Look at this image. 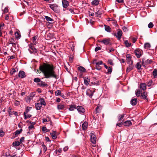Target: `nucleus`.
<instances>
[{
  "label": "nucleus",
  "mask_w": 157,
  "mask_h": 157,
  "mask_svg": "<svg viewBox=\"0 0 157 157\" xmlns=\"http://www.w3.org/2000/svg\"><path fill=\"white\" fill-rule=\"evenodd\" d=\"M54 68L52 64L45 63L40 65L39 67L40 70L43 73L46 78H57L58 75L54 71Z\"/></svg>",
  "instance_id": "nucleus-1"
},
{
  "label": "nucleus",
  "mask_w": 157,
  "mask_h": 157,
  "mask_svg": "<svg viewBox=\"0 0 157 157\" xmlns=\"http://www.w3.org/2000/svg\"><path fill=\"white\" fill-rule=\"evenodd\" d=\"M93 63L95 64L96 69L98 70H101L102 69V67L100 65L103 64V62L101 60L97 61V60H95L93 62Z\"/></svg>",
  "instance_id": "nucleus-2"
},
{
  "label": "nucleus",
  "mask_w": 157,
  "mask_h": 157,
  "mask_svg": "<svg viewBox=\"0 0 157 157\" xmlns=\"http://www.w3.org/2000/svg\"><path fill=\"white\" fill-rule=\"evenodd\" d=\"M96 137L94 132H92L90 133V140L91 143L93 144L92 146L95 147L96 146L95 143L96 140Z\"/></svg>",
  "instance_id": "nucleus-3"
},
{
  "label": "nucleus",
  "mask_w": 157,
  "mask_h": 157,
  "mask_svg": "<svg viewBox=\"0 0 157 157\" xmlns=\"http://www.w3.org/2000/svg\"><path fill=\"white\" fill-rule=\"evenodd\" d=\"M34 45L33 44L31 43L29 45L30 48L29 49V50L31 53L35 54L37 53V50L34 47Z\"/></svg>",
  "instance_id": "nucleus-4"
},
{
  "label": "nucleus",
  "mask_w": 157,
  "mask_h": 157,
  "mask_svg": "<svg viewBox=\"0 0 157 157\" xmlns=\"http://www.w3.org/2000/svg\"><path fill=\"white\" fill-rule=\"evenodd\" d=\"M122 32L121 30L118 29L117 31V33H115L113 35L114 36L116 37L117 39L119 40H120L122 36Z\"/></svg>",
  "instance_id": "nucleus-5"
},
{
  "label": "nucleus",
  "mask_w": 157,
  "mask_h": 157,
  "mask_svg": "<svg viewBox=\"0 0 157 157\" xmlns=\"http://www.w3.org/2000/svg\"><path fill=\"white\" fill-rule=\"evenodd\" d=\"M142 52V50L140 49H136L134 51L135 54L138 58H139L141 56Z\"/></svg>",
  "instance_id": "nucleus-6"
},
{
  "label": "nucleus",
  "mask_w": 157,
  "mask_h": 157,
  "mask_svg": "<svg viewBox=\"0 0 157 157\" xmlns=\"http://www.w3.org/2000/svg\"><path fill=\"white\" fill-rule=\"evenodd\" d=\"M76 109L78 113L81 114H83L85 111V109L81 106H77Z\"/></svg>",
  "instance_id": "nucleus-7"
},
{
  "label": "nucleus",
  "mask_w": 157,
  "mask_h": 157,
  "mask_svg": "<svg viewBox=\"0 0 157 157\" xmlns=\"http://www.w3.org/2000/svg\"><path fill=\"white\" fill-rule=\"evenodd\" d=\"M49 7L52 10L58 9V6L56 4H49Z\"/></svg>",
  "instance_id": "nucleus-8"
},
{
  "label": "nucleus",
  "mask_w": 157,
  "mask_h": 157,
  "mask_svg": "<svg viewBox=\"0 0 157 157\" xmlns=\"http://www.w3.org/2000/svg\"><path fill=\"white\" fill-rule=\"evenodd\" d=\"M147 93L145 92H144L143 93H141V95L140 97H141V98L146 99L148 101V99L147 97Z\"/></svg>",
  "instance_id": "nucleus-9"
},
{
  "label": "nucleus",
  "mask_w": 157,
  "mask_h": 157,
  "mask_svg": "<svg viewBox=\"0 0 157 157\" xmlns=\"http://www.w3.org/2000/svg\"><path fill=\"white\" fill-rule=\"evenodd\" d=\"M18 76L21 78H23L25 77V74L24 71H20L19 72Z\"/></svg>",
  "instance_id": "nucleus-10"
},
{
  "label": "nucleus",
  "mask_w": 157,
  "mask_h": 157,
  "mask_svg": "<svg viewBox=\"0 0 157 157\" xmlns=\"http://www.w3.org/2000/svg\"><path fill=\"white\" fill-rule=\"evenodd\" d=\"M57 108L59 110H65V105L63 104L60 103L57 106Z\"/></svg>",
  "instance_id": "nucleus-11"
},
{
  "label": "nucleus",
  "mask_w": 157,
  "mask_h": 157,
  "mask_svg": "<svg viewBox=\"0 0 157 157\" xmlns=\"http://www.w3.org/2000/svg\"><path fill=\"white\" fill-rule=\"evenodd\" d=\"M62 2L63 6V7L66 8L69 5V3L68 1L66 0H62Z\"/></svg>",
  "instance_id": "nucleus-12"
},
{
  "label": "nucleus",
  "mask_w": 157,
  "mask_h": 157,
  "mask_svg": "<svg viewBox=\"0 0 157 157\" xmlns=\"http://www.w3.org/2000/svg\"><path fill=\"white\" fill-rule=\"evenodd\" d=\"M50 134L53 139L55 140L56 139L57 136L56 131H53L52 132L50 133Z\"/></svg>",
  "instance_id": "nucleus-13"
},
{
  "label": "nucleus",
  "mask_w": 157,
  "mask_h": 157,
  "mask_svg": "<svg viewBox=\"0 0 157 157\" xmlns=\"http://www.w3.org/2000/svg\"><path fill=\"white\" fill-rule=\"evenodd\" d=\"M15 40H14V38L13 37H10L9 38V40L8 43L9 44H12V46H13V45H15L16 44L14 43Z\"/></svg>",
  "instance_id": "nucleus-14"
},
{
  "label": "nucleus",
  "mask_w": 157,
  "mask_h": 157,
  "mask_svg": "<svg viewBox=\"0 0 157 157\" xmlns=\"http://www.w3.org/2000/svg\"><path fill=\"white\" fill-rule=\"evenodd\" d=\"M133 64H129L128 67L126 69V72L128 73L133 69Z\"/></svg>",
  "instance_id": "nucleus-15"
},
{
  "label": "nucleus",
  "mask_w": 157,
  "mask_h": 157,
  "mask_svg": "<svg viewBox=\"0 0 157 157\" xmlns=\"http://www.w3.org/2000/svg\"><path fill=\"white\" fill-rule=\"evenodd\" d=\"M131 104L133 105H136L137 103V100L136 98L132 99L130 101Z\"/></svg>",
  "instance_id": "nucleus-16"
},
{
  "label": "nucleus",
  "mask_w": 157,
  "mask_h": 157,
  "mask_svg": "<svg viewBox=\"0 0 157 157\" xmlns=\"http://www.w3.org/2000/svg\"><path fill=\"white\" fill-rule=\"evenodd\" d=\"M37 85L40 86L47 87L48 85L47 84L45 83L44 82L41 81L40 83H38Z\"/></svg>",
  "instance_id": "nucleus-17"
},
{
  "label": "nucleus",
  "mask_w": 157,
  "mask_h": 157,
  "mask_svg": "<svg viewBox=\"0 0 157 157\" xmlns=\"http://www.w3.org/2000/svg\"><path fill=\"white\" fill-rule=\"evenodd\" d=\"M146 84L145 83L140 84V88L143 90H145L146 89Z\"/></svg>",
  "instance_id": "nucleus-18"
},
{
  "label": "nucleus",
  "mask_w": 157,
  "mask_h": 157,
  "mask_svg": "<svg viewBox=\"0 0 157 157\" xmlns=\"http://www.w3.org/2000/svg\"><path fill=\"white\" fill-rule=\"evenodd\" d=\"M77 107L75 105H70V107L69 108V110L70 111H73L74 109H76Z\"/></svg>",
  "instance_id": "nucleus-19"
},
{
  "label": "nucleus",
  "mask_w": 157,
  "mask_h": 157,
  "mask_svg": "<svg viewBox=\"0 0 157 157\" xmlns=\"http://www.w3.org/2000/svg\"><path fill=\"white\" fill-rule=\"evenodd\" d=\"M88 126V122H84L82 124V128L83 130H86Z\"/></svg>",
  "instance_id": "nucleus-20"
},
{
  "label": "nucleus",
  "mask_w": 157,
  "mask_h": 157,
  "mask_svg": "<svg viewBox=\"0 0 157 157\" xmlns=\"http://www.w3.org/2000/svg\"><path fill=\"white\" fill-rule=\"evenodd\" d=\"M101 42L102 43L105 44L107 45L109 44L110 41L108 39H105L102 40Z\"/></svg>",
  "instance_id": "nucleus-21"
},
{
  "label": "nucleus",
  "mask_w": 157,
  "mask_h": 157,
  "mask_svg": "<svg viewBox=\"0 0 157 157\" xmlns=\"http://www.w3.org/2000/svg\"><path fill=\"white\" fill-rule=\"evenodd\" d=\"M78 70L82 72H85L86 71L85 68L82 66L79 67L78 68Z\"/></svg>",
  "instance_id": "nucleus-22"
},
{
  "label": "nucleus",
  "mask_w": 157,
  "mask_h": 157,
  "mask_svg": "<svg viewBox=\"0 0 157 157\" xmlns=\"http://www.w3.org/2000/svg\"><path fill=\"white\" fill-rule=\"evenodd\" d=\"M105 29L108 32H111V29L110 27L108 25H105Z\"/></svg>",
  "instance_id": "nucleus-23"
},
{
  "label": "nucleus",
  "mask_w": 157,
  "mask_h": 157,
  "mask_svg": "<svg viewBox=\"0 0 157 157\" xmlns=\"http://www.w3.org/2000/svg\"><path fill=\"white\" fill-rule=\"evenodd\" d=\"M124 126H129L132 124V122L130 121H127L124 122Z\"/></svg>",
  "instance_id": "nucleus-24"
},
{
  "label": "nucleus",
  "mask_w": 157,
  "mask_h": 157,
  "mask_svg": "<svg viewBox=\"0 0 157 157\" xmlns=\"http://www.w3.org/2000/svg\"><path fill=\"white\" fill-rule=\"evenodd\" d=\"M35 105L37 110H40L41 109L42 107L41 104L39 103H36Z\"/></svg>",
  "instance_id": "nucleus-25"
},
{
  "label": "nucleus",
  "mask_w": 157,
  "mask_h": 157,
  "mask_svg": "<svg viewBox=\"0 0 157 157\" xmlns=\"http://www.w3.org/2000/svg\"><path fill=\"white\" fill-rule=\"evenodd\" d=\"M141 91L140 90H136L135 92V94L137 97H140L141 95Z\"/></svg>",
  "instance_id": "nucleus-26"
},
{
  "label": "nucleus",
  "mask_w": 157,
  "mask_h": 157,
  "mask_svg": "<svg viewBox=\"0 0 157 157\" xmlns=\"http://www.w3.org/2000/svg\"><path fill=\"white\" fill-rule=\"evenodd\" d=\"M124 114H122L121 115H119L118 116L119 121H122L124 118Z\"/></svg>",
  "instance_id": "nucleus-27"
},
{
  "label": "nucleus",
  "mask_w": 157,
  "mask_h": 157,
  "mask_svg": "<svg viewBox=\"0 0 157 157\" xmlns=\"http://www.w3.org/2000/svg\"><path fill=\"white\" fill-rule=\"evenodd\" d=\"M40 104H41V105H43L45 106L46 105V103L44 99L43 98H40Z\"/></svg>",
  "instance_id": "nucleus-28"
},
{
  "label": "nucleus",
  "mask_w": 157,
  "mask_h": 157,
  "mask_svg": "<svg viewBox=\"0 0 157 157\" xmlns=\"http://www.w3.org/2000/svg\"><path fill=\"white\" fill-rule=\"evenodd\" d=\"M99 3L98 0H93L91 2V4L93 5L96 6Z\"/></svg>",
  "instance_id": "nucleus-29"
},
{
  "label": "nucleus",
  "mask_w": 157,
  "mask_h": 157,
  "mask_svg": "<svg viewBox=\"0 0 157 157\" xmlns=\"http://www.w3.org/2000/svg\"><path fill=\"white\" fill-rule=\"evenodd\" d=\"M124 43L127 47H129L131 46L132 44L131 43H129L128 40H126L124 42Z\"/></svg>",
  "instance_id": "nucleus-30"
},
{
  "label": "nucleus",
  "mask_w": 157,
  "mask_h": 157,
  "mask_svg": "<svg viewBox=\"0 0 157 157\" xmlns=\"http://www.w3.org/2000/svg\"><path fill=\"white\" fill-rule=\"evenodd\" d=\"M21 144L19 141H16L13 143V145L15 147L19 146Z\"/></svg>",
  "instance_id": "nucleus-31"
},
{
  "label": "nucleus",
  "mask_w": 157,
  "mask_h": 157,
  "mask_svg": "<svg viewBox=\"0 0 157 157\" xmlns=\"http://www.w3.org/2000/svg\"><path fill=\"white\" fill-rule=\"evenodd\" d=\"M84 84L86 86L88 85V78L87 77H85L84 78Z\"/></svg>",
  "instance_id": "nucleus-32"
},
{
  "label": "nucleus",
  "mask_w": 157,
  "mask_h": 157,
  "mask_svg": "<svg viewBox=\"0 0 157 157\" xmlns=\"http://www.w3.org/2000/svg\"><path fill=\"white\" fill-rule=\"evenodd\" d=\"M144 48L145 49L149 48L151 47L150 44L149 43H146L144 44Z\"/></svg>",
  "instance_id": "nucleus-33"
},
{
  "label": "nucleus",
  "mask_w": 157,
  "mask_h": 157,
  "mask_svg": "<svg viewBox=\"0 0 157 157\" xmlns=\"http://www.w3.org/2000/svg\"><path fill=\"white\" fill-rule=\"evenodd\" d=\"M136 67L138 70H140L141 69V65L140 62H138L136 65Z\"/></svg>",
  "instance_id": "nucleus-34"
},
{
  "label": "nucleus",
  "mask_w": 157,
  "mask_h": 157,
  "mask_svg": "<svg viewBox=\"0 0 157 157\" xmlns=\"http://www.w3.org/2000/svg\"><path fill=\"white\" fill-rule=\"evenodd\" d=\"M153 75L154 78H157V70L156 69H155L153 71Z\"/></svg>",
  "instance_id": "nucleus-35"
},
{
  "label": "nucleus",
  "mask_w": 157,
  "mask_h": 157,
  "mask_svg": "<svg viewBox=\"0 0 157 157\" xmlns=\"http://www.w3.org/2000/svg\"><path fill=\"white\" fill-rule=\"evenodd\" d=\"M153 61L151 59H148L146 61V64L148 65L149 64H151Z\"/></svg>",
  "instance_id": "nucleus-36"
},
{
  "label": "nucleus",
  "mask_w": 157,
  "mask_h": 157,
  "mask_svg": "<svg viewBox=\"0 0 157 157\" xmlns=\"http://www.w3.org/2000/svg\"><path fill=\"white\" fill-rule=\"evenodd\" d=\"M46 20L48 21H53V19L51 17L46 16H44Z\"/></svg>",
  "instance_id": "nucleus-37"
},
{
  "label": "nucleus",
  "mask_w": 157,
  "mask_h": 157,
  "mask_svg": "<svg viewBox=\"0 0 157 157\" xmlns=\"http://www.w3.org/2000/svg\"><path fill=\"white\" fill-rule=\"evenodd\" d=\"M41 129L43 132H49V129H47L46 127L44 126Z\"/></svg>",
  "instance_id": "nucleus-38"
},
{
  "label": "nucleus",
  "mask_w": 157,
  "mask_h": 157,
  "mask_svg": "<svg viewBox=\"0 0 157 157\" xmlns=\"http://www.w3.org/2000/svg\"><path fill=\"white\" fill-rule=\"evenodd\" d=\"M22 129H21L20 130H17L15 132V135L16 136H17L22 131Z\"/></svg>",
  "instance_id": "nucleus-39"
},
{
  "label": "nucleus",
  "mask_w": 157,
  "mask_h": 157,
  "mask_svg": "<svg viewBox=\"0 0 157 157\" xmlns=\"http://www.w3.org/2000/svg\"><path fill=\"white\" fill-rule=\"evenodd\" d=\"M61 93V91L60 90H58L56 91L55 95L56 96L60 95Z\"/></svg>",
  "instance_id": "nucleus-40"
},
{
  "label": "nucleus",
  "mask_w": 157,
  "mask_h": 157,
  "mask_svg": "<svg viewBox=\"0 0 157 157\" xmlns=\"http://www.w3.org/2000/svg\"><path fill=\"white\" fill-rule=\"evenodd\" d=\"M153 83V81L151 80H150L147 83V85L148 87H150Z\"/></svg>",
  "instance_id": "nucleus-41"
},
{
  "label": "nucleus",
  "mask_w": 157,
  "mask_h": 157,
  "mask_svg": "<svg viewBox=\"0 0 157 157\" xmlns=\"http://www.w3.org/2000/svg\"><path fill=\"white\" fill-rule=\"evenodd\" d=\"M129 39L130 40H131L132 41V42L133 43H135L136 40H137V38L135 37H133L131 36L129 38Z\"/></svg>",
  "instance_id": "nucleus-42"
},
{
  "label": "nucleus",
  "mask_w": 157,
  "mask_h": 157,
  "mask_svg": "<svg viewBox=\"0 0 157 157\" xmlns=\"http://www.w3.org/2000/svg\"><path fill=\"white\" fill-rule=\"evenodd\" d=\"M48 120L45 118L42 119L43 123L47 122L49 121H50V118L49 117H48Z\"/></svg>",
  "instance_id": "nucleus-43"
},
{
  "label": "nucleus",
  "mask_w": 157,
  "mask_h": 157,
  "mask_svg": "<svg viewBox=\"0 0 157 157\" xmlns=\"http://www.w3.org/2000/svg\"><path fill=\"white\" fill-rule=\"evenodd\" d=\"M34 81L35 82H40V79L39 78H36L34 79Z\"/></svg>",
  "instance_id": "nucleus-44"
},
{
  "label": "nucleus",
  "mask_w": 157,
  "mask_h": 157,
  "mask_svg": "<svg viewBox=\"0 0 157 157\" xmlns=\"http://www.w3.org/2000/svg\"><path fill=\"white\" fill-rule=\"evenodd\" d=\"M15 36L16 38L18 39L20 38L21 36L19 33L18 32H17L15 33Z\"/></svg>",
  "instance_id": "nucleus-45"
},
{
  "label": "nucleus",
  "mask_w": 157,
  "mask_h": 157,
  "mask_svg": "<svg viewBox=\"0 0 157 157\" xmlns=\"http://www.w3.org/2000/svg\"><path fill=\"white\" fill-rule=\"evenodd\" d=\"M108 69V74H110L112 72V67H109Z\"/></svg>",
  "instance_id": "nucleus-46"
},
{
  "label": "nucleus",
  "mask_w": 157,
  "mask_h": 157,
  "mask_svg": "<svg viewBox=\"0 0 157 157\" xmlns=\"http://www.w3.org/2000/svg\"><path fill=\"white\" fill-rule=\"evenodd\" d=\"M31 108V107L28 106L27 107L26 111L24 113H25V114H27L29 112Z\"/></svg>",
  "instance_id": "nucleus-47"
},
{
  "label": "nucleus",
  "mask_w": 157,
  "mask_h": 157,
  "mask_svg": "<svg viewBox=\"0 0 157 157\" xmlns=\"http://www.w3.org/2000/svg\"><path fill=\"white\" fill-rule=\"evenodd\" d=\"M126 61L129 64H133V62L131 59H126Z\"/></svg>",
  "instance_id": "nucleus-48"
},
{
  "label": "nucleus",
  "mask_w": 157,
  "mask_h": 157,
  "mask_svg": "<svg viewBox=\"0 0 157 157\" xmlns=\"http://www.w3.org/2000/svg\"><path fill=\"white\" fill-rule=\"evenodd\" d=\"M42 147L43 148V151H44V152H45L47 150V147L44 144L42 145Z\"/></svg>",
  "instance_id": "nucleus-49"
},
{
  "label": "nucleus",
  "mask_w": 157,
  "mask_h": 157,
  "mask_svg": "<svg viewBox=\"0 0 157 157\" xmlns=\"http://www.w3.org/2000/svg\"><path fill=\"white\" fill-rule=\"evenodd\" d=\"M153 26L154 25L151 22H150L148 25V27L150 29L152 28L153 27Z\"/></svg>",
  "instance_id": "nucleus-50"
},
{
  "label": "nucleus",
  "mask_w": 157,
  "mask_h": 157,
  "mask_svg": "<svg viewBox=\"0 0 157 157\" xmlns=\"http://www.w3.org/2000/svg\"><path fill=\"white\" fill-rule=\"evenodd\" d=\"M108 62L109 64L111 65H113L114 64L113 63V60L112 59H110L108 60Z\"/></svg>",
  "instance_id": "nucleus-51"
},
{
  "label": "nucleus",
  "mask_w": 157,
  "mask_h": 157,
  "mask_svg": "<svg viewBox=\"0 0 157 157\" xmlns=\"http://www.w3.org/2000/svg\"><path fill=\"white\" fill-rule=\"evenodd\" d=\"M5 135L4 132H3L2 130H0V136L2 137Z\"/></svg>",
  "instance_id": "nucleus-52"
},
{
  "label": "nucleus",
  "mask_w": 157,
  "mask_h": 157,
  "mask_svg": "<svg viewBox=\"0 0 157 157\" xmlns=\"http://www.w3.org/2000/svg\"><path fill=\"white\" fill-rule=\"evenodd\" d=\"M14 104L16 106H18L19 105L20 102L17 101L16 100L14 102Z\"/></svg>",
  "instance_id": "nucleus-53"
},
{
  "label": "nucleus",
  "mask_w": 157,
  "mask_h": 157,
  "mask_svg": "<svg viewBox=\"0 0 157 157\" xmlns=\"http://www.w3.org/2000/svg\"><path fill=\"white\" fill-rule=\"evenodd\" d=\"M144 60L145 59H143L142 62V64L143 66H146L147 65V64H146V62H144Z\"/></svg>",
  "instance_id": "nucleus-54"
},
{
  "label": "nucleus",
  "mask_w": 157,
  "mask_h": 157,
  "mask_svg": "<svg viewBox=\"0 0 157 157\" xmlns=\"http://www.w3.org/2000/svg\"><path fill=\"white\" fill-rule=\"evenodd\" d=\"M71 13H78V12H79V11L78 10H75V12H74V10H69Z\"/></svg>",
  "instance_id": "nucleus-55"
},
{
  "label": "nucleus",
  "mask_w": 157,
  "mask_h": 157,
  "mask_svg": "<svg viewBox=\"0 0 157 157\" xmlns=\"http://www.w3.org/2000/svg\"><path fill=\"white\" fill-rule=\"evenodd\" d=\"M101 49V48L100 47L98 46V47H96L95 48V52H96L98 51V50H100Z\"/></svg>",
  "instance_id": "nucleus-56"
},
{
  "label": "nucleus",
  "mask_w": 157,
  "mask_h": 157,
  "mask_svg": "<svg viewBox=\"0 0 157 157\" xmlns=\"http://www.w3.org/2000/svg\"><path fill=\"white\" fill-rule=\"evenodd\" d=\"M122 124L123 123L122 122H121L120 123H117L116 124V126H118L119 127H121L122 126Z\"/></svg>",
  "instance_id": "nucleus-57"
},
{
  "label": "nucleus",
  "mask_w": 157,
  "mask_h": 157,
  "mask_svg": "<svg viewBox=\"0 0 157 157\" xmlns=\"http://www.w3.org/2000/svg\"><path fill=\"white\" fill-rule=\"evenodd\" d=\"M8 112H9V115L10 116L12 115L11 114V109L10 107H9Z\"/></svg>",
  "instance_id": "nucleus-58"
},
{
  "label": "nucleus",
  "mask_w": 157,
  "mask_h": 157,
  "mask_svg": "<svg viewBox=\"0 0 157 157\" xmlns=\"http://www.w3.org/2000/svg\"><path fill=\"white\" fill-rule=\"evenodd\" d=\"M24 139L25 138L24 137H22L20 139V141L19 142L20 144L21 143L24 141Z\"/></svg>",
  "instance_id": "nucleus-59"
},
{
  "label": "nucleus",
  "mask_w": 157,
  "mask_h": 157,
  "mask_svg": "<svg viewBox=\"0 0 157 157\" xmlns=\"http://www.w3.org/2000/svg\"><path fill=\"white\" fill-rule=\"evenodd\" d=\"M37 36H35L32 38L33 41V42H34H34H35V41H36V39H37Z\"/></svg>",
  "instance_id": "nucleus-60"
},
{
  "label": "nucleus",
  "mask_w": 157,
  "mask_h": 157,
  "mask_svg": "<svg viewBox=\"0 0 157 157\" xmlns=\"http://www.w3.org/2000/svg\"><path fill=\"white\" fill-rule=\"evenodd\" d=\"M35 95V94L34 93H31L30 95V97H31V99H32V98L34 96V95Z\"/></svg>",
  "instance_id": "nucleus-61"
},
{
  "label": "nucleus",
  "mask_w": 157,
  "mask_h": 157,
  "mask_svg": "<svg viewBox=\"0 0 157 157\" xmlns=\"http://www.w3.org/2000/svg\"><path fill=\"white\" fill-rule=\"evenodd\" d=\"M126 59H131V55L130 54H128L126 55Z\"/></svg>",
  "instance_id": "nucleus-62"
},
{
  "label": "nucleus",
  "mask_w": 157,
  "mask_h": 157,
  "mask_svg": "<svg viewBox=\"0 0 157 157\" xmlns=\"http://www.w3.org/2000/svg\"><path fill=\"white\" fill-rule=\"evenodd\" d=\"M33 128H34V126H33V125L31 124L29 127V130H30L31 129H32Z\"/></svg>",
  "instance_id": "nucleus-63"
},
{
  "label": "nucleus",
  "mask_w": 157,
  "mask_h": 157,
  "mask_svg": "<svg viewBox=\"0 0 157 157\" xmlns=\"http://www.w3.org/2000/svg\"><path fill=\"white\" fill-rule=\"evenodd\" d=\"M122 29L124 32H126L128 31V30L126 27L125 26L123 27L122 28Z\"/></svg>",
  "instance_id": "nucleus-64"
}]
</instances>
